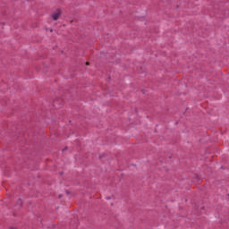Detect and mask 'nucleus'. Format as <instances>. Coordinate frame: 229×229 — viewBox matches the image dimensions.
Returning <instances> with one entry per match:
<instances>
[{
  "instance_id": "1",
  "label": "nucleus",
  "mask_w": 229,
  "mask_h": 229,
  "mask_svg": "<svg viewBox=\"0 0 229 229\" xmlns=\"http://www.w3.org/2000/svg\"><path fill=\"white\" fill-rule=\"evenodd\" d=\"M60 15H62V11H58L57 13H54L51 17L53 21H58L60 19Z\"/></svg>"
},
{
  "instance_id": "2",
  "label": "nucleus",
  "mask_w": 229,
  "mask_h": 229,
  "mask_svg": "<svg viewBox=\"0 0 229 229\" xmlns=\"http://www.w3.org/2000/svg\"><path fill=\"white\" fill-rule=\"evenodd\" d=\"M18 203H19L20 205H22V200H18Z\"/></svg>"
},
{
  "instance_id": "3",
  "label": "nucleus",
  "mask_w": 229,
  "mask_h": 229,
  "mask_svg": "<svg viewBox=\"0 0 229 229\" xmlns=\"http://www.w3.org/2000/svg\"><path fill=\"white\" fill-rule=\"evenodd\" d=\"M9 229H17V228H15V227H9Z\"/></svg>"
},
{
  "instance_id": "4",
  "label": "nucleus",
  "mask_w": 229,
  "mask_h": 229,
  "mask_svg": "<svg viewBox=\"0 0 229 229\" xmlns=\"http://www.w3.org/2000/svg\"><path fill=\"white\" fill-rule=\"evenodd\" d=\"M50 31L53 32V29H51Z\"/></svg>"
},
{
  "instance_id": "5",
  "label": "nucleus",
  "mask_w": 229,
  "mask_h": 229,
  "mask_svg": "<svg viewBox=\"0 0 229 229\" xmlns=\"http://www.w3.org/2000/svg\"><path fill=\"white\" fill-rule=\"evenodd\" d=\"M86 65H89V63H86Z\"/></svg>"
}]
</instances>
